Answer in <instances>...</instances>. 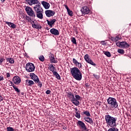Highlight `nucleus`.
Instances as JSON below:
<instances>
[{
    "instance_id": "7c9ffc66",
    "label": "nucleus",
    "mask_w": 131,
    "mask_h": 131,
    "mask_svg": "<svg viewBox=\"0 0 131 131\" xmlns=\"http://www.w3.org/2000/svg\"><path fill=\"white\" fill-rule=\"evenodd\" d=\"M103 53L107 57H111V54L110 53V52H109L108 51H104V52H103Z\"/></svg>"
},
{
    "instance_id": "2f4dec72",
    "label": "nucleus",
    "mask_w": 131,
    "mask_h": 131,
    "mask_svg": "<svg viewBox=\"0 0 131 131\" xmlns=\"http://www.w3.org/2000/svg\"><path fill=\"white\" fill-rule=\"evenodd\" d=\"M108 131H118V129L116 127H112L108 130Z\"/></svg>"
},
{
    "instance_id": "cd10ccee",
    "label": "nucleus",
    "mask_w": 131,
    "mask_h": 131,
    "mask_svg": "<svg viewBox=\"0 0 131 131\" xmlns=\"http://www.w3.org/2000/svg\"><path fill=\"white\" fill-rule=\"evenodd\" d=\"M6 61L7 62H9V63H10V64H14V63H15V61L14 60V58H7Z\"/></svg>"
},
{
    "instance_id": "dca6fc26",
    "label": "nucleus",
    "mask_w": 131,
    "mask_h": 131,
    "mask_svg": "<svg viewBox=\"0 0 131 131\" xmlns=\"http://www.w3.org/2000/svg\"><path fill=\"white\" fill-rule=\"evenodd\" d=\"M49 59L51 63H57V61L55 60V56L52 53L49 54Z\"/></svg>"
},
{
    "instance_id": "c9c22d12",
    "label": "nucleus",
    "mask_w": 131,
    "mask_h": 131,
    "mask_svg": "<svg viewBox=\"0 0 131 131\" xmlns=\"http://www.w3.org/2000/svg\"><path fill=\"white\" fill-rule=\"evenodd\" d=\"M76 114L75 115V116L77 117V118H80V113H79L78 112H76Z\"/></svg>"
},
{
    "instance_id": "4be33fe9",
    "label": "nucleus",
    "mask_w": 131,
    "mask_h": 131,
    "mask_svg": "<svg viewBox=\"0 0 131 131\" xmlns=\"http://www.w3.org/2000/svg\"><path fill=\"white\" fill-rule=\"evenodd\" d=\"M26 83L27 85L29 86H32L33 84H34V82L31 80H26Z\"/></svg>"
},
{
    "instance_id": "a19ab883",
    "label": "nucleus",
    "mask_w": 131,
    "mask_h": 131,
    "mask_svg": "<svg viewBox=\"0 0 131 131\" xmlns=\"http://www.w3.org/2000/svg\"><path fill=\"white\" fill-rule=\"evenodd\" d=\"M7 131H14V129L12 127H7Z\"/></svg>"
},
{
    "instance_id": "39448f33",
    "label": "nucleus",
    "mask_w": 131,
    "mask_h": 131,
    "mask_svg": "<svg viewBox=\"0 0 131 131\" xmlns=\"http://www.w3.org/2000/svg\"><path fill=\"white\" fill-rule=\"evenodd\" d=\"M116 46L117 47L121 48L122 49H128L130 47L129 44H128L126 41H118L116 43Z\"/></svg>"
},
{
    "instance_id": "49530a36",
    "label": "nucleus",
    "mask_w": 131,
    "mask_h": 131,
    "mask_svg": "<svg viewBox=\"0 0 131 131\" xmlns=\"http://www.w3.org/2000/svg\"><path fill=\"white\" fill-rule=\"evenodd\" d=\"M4 80V76H0V81Z\"/></svg>"
},
{
    "instance_id": "37998d69",
    "label": "nucleus",
    "mask_w": 131,
    "mask_h": 131,
    "mask_svg": "<svg viewBox=\"0 0 131 131\" xmlns=\"http://www.w3.org/2000/svg\"><path fill=\"white\" fill-rule=\"evenodd\" d=\"M5 59L4 58H1L0 59V65H2V64L3 63V62H4V61H5Z\"/></svg>"
},
{
    "instance_id": "f704fd0d",
    "label": "nucleus",
    "mask_w": 131,
    "mask_h": 131,
    "mask_svg": "<svg viewBox=\"0 0 131 131\" xmlns=\"http://www.w3.org/2000/svg\"><path fill=\"white\" fill-rule=\"evenodd\" d=\"M39 60L41 61V62H43L45 61V57L43 55H40L39 57Z\"/></svg>"
},
{
    "instance_id": "f03ea898",
    "label": "nucleus",
    "mask_w": 131,
    "mask_h": 131,
    "mask_svg": "<svg viewBox=\"0 0 131 131\" xmlns=\"http://www.w3.org/2000/svg\"><path fill=\"white\" fill-rule=\"evenodd\" d=\"M105 119L107 125L110 126V127H114L116 125L117 118L112 117L110 115H106L105 116Z\"/></svg>"
},
{
    "instance_id": "603ef678",
    "label": "nucleus",
    "mask_w": 131,
    "mask_h": 131,
    "mask_svg": "<svg viewBox=\"0 0 131 131\" xmlns=\"http://www.w3.org/2000/svg\"><path fill=\"white\" fill-rule=\"evenodd\" d=\"M75 113L78 112V111H77L78 110L77 107L75 108Z\"/></svg>"
},
{
    "instance_id": "a18cd8bd",
    "label": "nucleus",
    "mask_w": 131,
    "mask_h": 131,
    "mask_svg": "<svg viewBox=\"0 0 131 131\" xmlns=\"http://www.w3.org/2000/svg\"><path fill=\"white\" fill-rule=\"evenodd\" d=\"M93 76H94V77H95V78H96V79H99V76L94 74Z\"/></svg>"
},
{
    "instance_id": "0eeeda50",
    "label": "nucleus",
    "mask_w": 131,
    "mask_h": 131,
    "mask_svg": "<svg viewBox=\"0 0 131 131\" xmlns=\"http://www.w3.org/2000/svg\"><path fill=\"white\" fill-rule=\"evenodd\" d=\"M35 69V67H34V64L32 63H28L26 66V70L28 72H33Z\"/></svg>"
},
{
    "instance_id": "9d476101",
    "label": "nucleus",
    "mask_w": 131,
    "mask_h": 131,
    "mask_svg": "<svg viewBox=\"0 0 131 131\" xmlns=\"http://www.w3.org/2000/svg\"><path fill=\"white\" fill-rule=\"evenodd\" d=\"M81 12L82 15H86L90 13V8L88 6L82 7L81 9Z\"/></svg>"
},
{
    "instance_id": "412c9836",
    "label": "nucleus",
    "mask_w": 131,
    "mask_h": 131,
    "mask_svg": "<svg viewBox=\"0 0 131 131\" xmlns=\"http://www.w3.org/2000/svg\"><path fill=\"white\" fill-rule=\"evenodd\" d=\"M24 20H26L28 22H31L32 21V19L30 18V17L28 15H25V14H22V17Z\"/></svg>"
},
{
    "instance_id": "7ed1b4c3",
    "label": "nucleus",
    "mask_w": 131,
    "mask_h": 131,
    "mask_svg": "<svg viewBox=\"0 0 131 131\" xmlns=\"http://www.w3.org/2000/svg\"><path fill=\"white\" fill-rule=\"evenodd\" d=\"M107 104L108 105V110H114L118 107V103L116 99L113 97H109L107 99Z\"/></svg>"
},
{
    "instance_id": "4c0bfd02",
    "label": "nucleus",
    "mask_w": 131,
    "mask_h": 131,
    "mask_svg": "<svg viewBox=\"0 0 131 131\" xmlns=\"http://www.w3.org/2000/svg\"><path fill=\"white\" fill-rule=\"evenodd\" d=\"M83 114H85L86 116H91V114H90V112L86 111L83 112Z\"/></svg>"
},
{
    "instance_id": "de8ad7c7",
    "label": "nucleus",
    "mask_w": 131,
    "mask_h": 131,
    "mask_svg": "<svg viewBox=\"0 0 131 131\" xmlns=\"http://www.w3.org/2000/svg\"><path fill=\"white\" fill-rule=\"evenodd\" d=\"M3 100H4V98L0 94V102H2V101H3Z\"/></svg>"
},
{
    "instance_id": "ddd939ff",
    "label": "nucleus",
    "mask_w": 131,
    "mask_h": 131,
    "mask_svg": "<svg viewBox=\"0 0 131 131\" xmlns=\"http://www.w3.org/2000/svg\"><path fill=\"white\" fill-rule=\"evenodd\" d=\"M12 81L15 84H19L21 82V78L18 76H15L13 78Z\"/></svg>"
},
{
    "instance_id": "1a4fd4ad",
    "label": "nucleus",
    "mask_w": 131,
    "mask_h": 131,
    "mask_svg": "<svg viewBox=\"0 0 131 131\" xmlns=\"http://www.w3.org/2000/svg\"><path fill=\"white\" fill-rule=\"evenodd\" d=\"M84 59L87 62V63H89V64H91V65H93V66H96V63L92 60V59H90V55L89 54H86L84 56Z\"/></svg>"
},
{
    "instance_id": "423d86ee",
    "label": "nucleus",
    "mask_w": 131,
    "mask_h": 131,
    "mask_svg": "<svg viewBox=\"0 0 131 131\" xmlns=\"http://www.w3.org/2000/svg\"><path fill=\"white\" fill-rule=\"evenodd\" d=\"M26 11L28 15L32 18H35L36 17V14H35V12H34V11L32 10V8H31V7L27 6L26 8Z\"/></svg>"
},
{
    "instance_id": "2eb2a0df",
    "label": "nucleus",
    "mask_w": 131,
    "mask_h": 131,
    "mask_svg": "<svg viewBox=\"0 0 131 131\" xmlns=\"http://www.w3.org/2000/svg\"><path fill=\"white\" fill-rule=\"evenodd\" d=\"M28 2L30 6H32V5H38V3H40L38 0H28Z\"/></svg>"
},
{
    "instance_id": "3c124183",
    "label": "nucleus",
    "mask_w": 131,
    "mask_h": 131,
    "mask_svg": "<svg viewBox=\"0 0 131 131\" xmlns=\"http://www.w3.org/2000/svg\"><path fill=\"white\" fill-rule=\"evenodd\" d=\"M102 45H106V43H105V41H101Z\"/></svg>"
},
{
    "instance_id": "864d4df0",
    "label": "nucleus",
    "mask_w": 131,
    "mask_h": 131,
    "mask_svg": "<svg viewBox=\"0 0 131 131\" xmlns=\"http://www.w3.org/2000/svg\"><path fill=\"white\" fill-rule=\"evenodd\" d=\"M2 3H4L6 0H1Z\"/></svg>"
},
{
    "instance_id": "ea45409f",
    "label": "nucleus",
    "mask_w": 131,
    "mask_h": 131,
    "mask_svg": "<svg viewBox=\"0 0 131 131\" xmlns=\"http://www.w3.org/2000/svg\"><path fill=\"white\" fill-rule=\"evenodd\" d=\"M71 41L72 42H73V43H74V45H76V39H75V38L73 37L71 39Z\"/></svg>"
},
{
    "instance_id": "a878e982",
    "label": "nucleus",
    "mask_w": 131,
    "mask_h": 131,
    "mask_svg": "<svg viewBox=\"0 0 131 131\" xmlns=\"http://www.w3.org/2000/svg\"><path fill=\"white\" fill-rule=\"evenodd\" d=\"M84 120L86 121V122H89V123H93L94 121L92 118L89 117H85L84 118Z\"/></svg>"
},
{
    "instance_id": "09e8293b",
    "label": "nucleus",
    "mask_w": 131,
    "mask_h": 131,
    "mask_svg": "<svg viewBox=\"0 0 131 131\" xmlns=\"http://www.w3.org/2000/svg\"><path fill=\"white\" fill-rule=\"evenodd\" d=\"M64 8L67 9V11L69 10V8H68V6H67L66 5H64Z\"/></svg>"
},
{
    "instance_id": "f257e3e1",
    "label": "nucleus",
    "mask_w": 131,
    "mask_h": 131,
    "mask_svg": "<svg viewBox=\"0 0 131 131\" xmlns=\"http://www.w3.org/2000/svg\"><path fill=\"white\" fill-rule=\"evenodd\" d=\"M71 74L73 78L76 80H81L82 78V74L77 67H74L70 69Z\"/></svg>"
},
{
    "instance_id": "c03bdc74",
    "label": "nucleus",
    "mask_w": 131,
    "mask_h": 131,
    "mask_svg": "<svg viewBox=\"0 0 131 131\" xmlns=\"http://www.w3.org/2000/svg\"><path fill=\"white\" fill-rule=\"evenodd\" d=\"M46 93L47 94V95H50V94H51V91L50 90H47L46 92Z\"/></svg>"
},
{
    "instance_id": "4468645a",
    "label": "nucleus",
    "mask_w": 131,
    "mask_h": 131,
    "mask_svg": "<svg viewBox=\"0 0 131 131\" xmlns=\"http://www.w3.org/2000/svg\"><path fill=\"white\" fill-rule=\"evenodd\" d=\"M45 14L47 17H52L54 16L56 13L54 11L48 10L45 11Z\"/></svg>"
},
{
    "instance_id": "58836bf2",
    "label": "nucleus",
    "mask_w": 131,
    "mask_h": 131,
    "mask_svg": "<svg viewBox=\"0 0 131 131\" xmlns=\"http://www.w3.org/2000/svg\"><path fill=\"white\" fill-rule=\"evenodd\" d=\"M13 89L17 93H20V90L18 88L16 87V85L13 86Z\"/></svg>"
},
{
    "instance_id": "393cba45",
    "label": "nucleus",
    "mask_w": 131,
    "mask_h": 131,
    "mask_svg": "<svg viewBox=\"0 0 131 131\" xmlns=\"http://www.w3.org/2000/svg\"><path fill=\"white\" fill-rule=\"evenodd\" d=\"M32 26L33 28H36V29H38L39 28L40 26L34 23V21H32L31 23Z\"/></svg>"
},
{
    "instance_id": "b1692460",
    "label": "nucleus",
    "mask_w": 131,
    "mask_h": 131,
    "mask_svg": "<svg viewBox=\"0 0 131 131\" xmlns=\"http://www.w3.org/2000/svg\"><path fill=\"white\" fill-rule=\"evenodd\" d=\"M6 24H7V25L9 26V27H11V28H13V29L16 28V25H15L13 23L6 21Z\"/></svg>"
},
{
    "instance_id": "473e14b6",
    "label": "nucleus",
    "mask_w": 131,
    "mask_h": 131,
    "mask_svg": "<svg viewBox=\"0 0 131 131\" xmlns=\"http://www.w3.org/2000/svg\"><path fill=\"white\" fill-rule=\"evenodd\" d=\"M67 12L69 16H71V17H72V16H73V12H72V11L69 9L68 10H67Z\"/></svg>"
},
{
    "instance_id": "aec40b11",
    "label": "nucleus",
    "mask_w": 131,
    "mask_h": 131,
    "mask_svg": "<svg viewBox=\"0 0 131 131\" xmlns=\"http://www.w3.org/2000/svg\"><path fill=\"white\" fill-rule=\"evenodd\" d=\"M41 5H42L43 7H44L45 9L46 10H48V9L50 8V4L48 3V2L42 1Z\"/></svg>"
},
{
    "instance_id": "f8f14e48",
    "label": "nucleus",
    "mask_w": 131,
    "mask_h": 131,
    "mask_svg": "<svg viewBox=\"0 0 131 131\" xmlns=\"http://www.w3.org/2000/svg\"><path fill=\"white\" fill-rule=\"evenodd\" d=\"M34 10L36 13H39L43 12L42 8L40 6V3H38L34 7Z\"/></svg>"
},
{
    "instance_id": "a211bd4d",
    "label": "nucleus",
    "mask_w": 131,
    "mask_h": 131,
    "mask_svg": "<svg viewBox=\"0 0 131 131\" xmlns=\"http://www.w3.org/2000/svg\"><path fill=\"white\" fill-rule=\"evenodd\" d=\"M56 21H57L56 19H51L50 21L49 20H47L48 25H49L50 27H53V25L55 24V22H56Z\"/></svg>"
},
{
    "instance_id": "72a5a7b5",
    "label": "nucleus",
    "mask_w": 131,
    "mask_h": 131,
    "mask_svg": "<svg viewBox=\"0 0 131 131\" xmlns=\"http://www.w3.org/2000/svg\"><path fill=\"white\" fill-rule=\"evenodd\" d=\"M117 52L119 54H124V50H123V49H118Z\"/></svg>"
},
{
    "instance_id": "20e7f679",
    "label": "nucleus",
    "mask_w": 131,
    "mask_h": 131,
    "mask_svg": "<svg viewBox=\"0 0 131 131\" xmlns=\"http://www.w3.org/2000/svg\"><path fill=\"white\" fill-rule=\"evenodd\" d=\"M68 97L69 99H71V101L74 105L75 106H78L79 105V100H80V96L79 95H75L74 97V95L73 93L70 92L68 94Z\"/></svg>"
},
{
    "instance_id": "6ab92c4d",
    "label": "nucleus",
    "mask_w": 131,
    "mask_h": 131,
    "mask_svg": "<svg viewBox=\"0 0 131 131\" xmlns=\"http://www.w3.org/2000/svg\"><path fill=\"white\" fill-rule=\"evenodd\" d=\"M73 62L74 64H75L76 66L78 67L79 69L81 68V67L82 66L81 65V63L79 62L78 61H77V60L76 59H75V58L73 59Z\"/></svg>"
},
{
    "instance_id": "c756f323",
    "label": "nucleus",
    "mask_w": 131,
    "mask_h": 131,
    "mask_svg": "<svg viewBox=\"0 0 131 131\" xmlns=\"http://www.w3.org/2000/svg\"><path fill=\"white\" fill-rule=\"evenodd\" d=\"M49 69H50V71H52V72H53V73H54V72H55V71H54L55 67H54V66H53L52 64L50 65Z\"/></svg>"
},
{
    "instance_id": "9b49d317",
    "label": "nucleus",
    "mask_w": 131,
    "mask_h": 131,
    "mask_svg": "<svg viewBox=\"0 0 131 131\" xmlns=\"http://www.w3.org/2000/svg\"><path fill=\"white\" fill-rule=\"evenodd\" d=\"M30 76L31 79H33V80L35 81V83H38L39 81V79L38 78V77H37V76H36V75H35L34 73H30Z\"/></svg>"
},
{
    "instance_id": "5701e85b",
    "label": "nucleus",
    "mask_w": 131,
    "mask_h": 131,
    "mask_svg": "<svg viewBox=\"0 0 131 131\" xmlns=\"http://www.w3.org/2000/svg\"><path fill=\"white\" fill-rule=\"evenodd\" d=\"M42 13H43V11H41L40 12H36V17H38L39 19H43V15H42Z\"/></svg>"
},
{
    "instance_id": "5fc2aeb1",
    "label": "nucleus",
    "mask_w": 131,
    "mask_h": 131,
    "mask_svg": "<svg viewBox=\"0 0 131 131\" xmlns=\"http://www.w3.org/2000/svg\"><path fill=\"white\" fill-rule=\"evenodd\" d=\"M106 107H108V105H106Z\"/></svg>"
},
{
    "instance_id": "c85d7f7f",
    "label": "nucleus",
    "mask_w": 131,
    "mask_h": 131,
    "mask_svg": "<svg viewBox=\"0 0 131 131\" xmlns=\"http://www.w3.org/2000/svg\"><path fill=\"white\" fill-rule=\"evenodd\" d=\"M53 74L55 76L56 78H57V79H61V77L60 76V75H59V74H58L57 72H53Z\"/></svg>"
},
{
    "instance_id": "6e6552de",
    "label": "nucleus",
    "mask_w": 131,
    "mask_h": 131,
    "mask_svg": "<svg viewBox=\"0 0 131 131\" xmlns=\"http://www.w3.org/2000/svg\"><path fill=\"white\" fill-rule=\"evenodd\" d=\"M77 125L79 127V128H81L82 131H89V129L86 128L85 124L81 121H78L77 122Z\"/></svg>"
},
{
    "instance_id": "8fccbe9b",
    "label": "nucleus",
    "mask_w": 131,
    "mask_h": 131,
    "mask_svg": "<svg viewBox=\"0 0 131 131\" xmlns=\"http://www.w3.org/2000/svg\"><path fill=\"white\" fill-rule=\"evenodd\" d=\"M10 76H11V75H10V73H7L6 74V77H10Z\"/></svg>"
},
{
    "instance_id": "bb28decb",
    "label": "nucleus",
    "mask_w": 131,
    "mask_h": 131,
    "mask_svg": "<svg viewBox=\"0 0 131 131\" xmlns=\"http://www.w3.org/2000/svg\"><path fill=\"white\" fill-rule=\"evenodd\" d=\"M120 39V38L119 36L112 37L111 38V40H112V41H114L115 42H116V41H118V40H119Z\"/></svg>"
},
{
    "instance_id": "f3484780",
    "label": "nucleus",
    "mask_w": 131,
    "mask_h": 131,
    "mask_svg": "<svg viewBox=\"0 0 131 131\" xmlns=\"http://www.w3.org/2000/svg\"><path fill=\"white\" fill-rule=\"evenodd\" d=\"M50 33L54 35H59V31L55 28H52L50 30Z\"/></svg>"
},
{
    "instance_id": "79ce46f5",
    "label": "nucleus",
    "mask_w": 131,
    "mask_h": 131,
    "mask_svg": "<svg viewBox=\"0 0 131 131\" xmlns=\"http://www.w3.org/2000/svg\"><path fill=\"white\" fill-rule=\"evenodd\" d=\"M38 86H39V88H41L42 86V83H41V82L39 81L38 82Z\"/></svg>"
},
{
    "instance_id": "e433bc0d",
    "label": "nucleus",
    "mask_w": 131,
    "mask_h": 131,
    "mask_svg": "<svg viewBox=\"0 0 131 131\" xmlns=\"http://www.w3.org/2000/svg\"><path fill=\"white\" fill-rule=\"evenodd\" d=\"M8 82H10L9 83V86H13V88H14V86H15V84H14V83H13V82H12V81L9 80H8Z\"/></svg>"
}]
</instances>
